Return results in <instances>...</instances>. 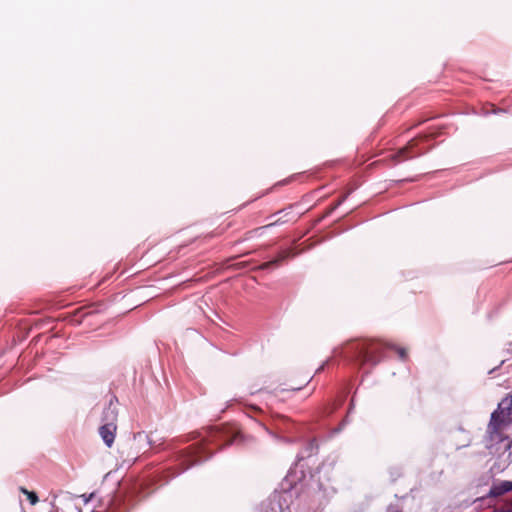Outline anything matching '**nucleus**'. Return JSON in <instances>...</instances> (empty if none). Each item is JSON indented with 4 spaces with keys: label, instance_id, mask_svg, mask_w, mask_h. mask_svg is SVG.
Here are the masks:
<instances>
[{
    "label": "nucleus",
    "instance_id": "nucleus-1",
    "mask_svg": "<svg viewBox=\"0 0 512 512\" xmlns=\"http://www.w3.org/2000/svg\"><path fill=\"white\" fill-rule=\"evenodd\" d=\"M512 424V400L507 397L503 399L498 406V410L492 413L489 423V433L491 439L499 437V432Z\"/></svg>",
    "mask_w": 512,
    "mask_h": 512
},
{
    "label": "nucleus",
    "instance_id": "nucleus-2",
    "mask_svg": "<svg viewBox=\"0 0 512 512\" xmlns=\"http://www.w3.org/2000/svg\"><path fill=\"white\" fill-rule=\"evenodd\" d=\"M116 419H117V411L116 407L113 405L112 401L109 406L103 412V421L105 422L99 428V434L103 439L104 443L111 447L114 439H115V431H116Z\"/></svg>",
    "mask_w": 512,
    "mask_h": 512
},
{
    "label": "nucleus",
    "instance_id": "nucleus-3",
    "mask_svg": "<svg viewBox=\"0 0 512 512\" xmlns=\"http://www.w3.org/2000/svg\"><path fill=\"white\" fill-rule=\"evenodd\" d=\"M503 450L499 455V460L497 465L498 471L505 470L510 463L512 462V441L507 438H501L498 442V446L496 451Z\"/></svg>",
    "mask_w": 512,
    "mask_h": 512
},
{
    "label": "nucleus",
    "instance_id": "nucleus-4",
    "mask_svg": "<svg viewBox=\"0 0 512 512\" xmlns=\"http://www.w3.org/2000/svg\"><path fill=\"white\" fill-rule=\"evenodd\" d=\"M286 508H288L286 505V491L284 489L281 491L275 490L264 512H284Z\"/></svg>",
    "mask_w": 512,
    "mask_h": 512
},
{
    "label": "nucleus",
    "instance_id": "nucleus-5",
    "mask_svg": "<svg viewBox=\"0 0 512 512\" xmlns=\"http://www.w3.org/2000/svg\"><path fill=\"white\" fill-rule=\"evenodd\" d=\"M382 348L381 343H371L367 347H363L359 354V361L361 363H372L375 365L379 359L376 356V353L380 351Z\"/></svg>",
    "mask_w": 512,
    "mask_h": 512
},
{
    "label": "nucleus",
    "instance_id": "nucleus-6",
    "mask_svg": "<svg viewBox=\"0 0 512 512\" xmlns=\"http://www.w3.org/2000/svg\"><path fill=\"white\" fill-rule=\"evenodd\" d=\"M203 451V448L198 446H191L187 450H185L181 455V464L184 466L183 469H187L190 466L200 462L202 458L198 455Z\"/></svg>",
    "mask_w": 512,
    "mask_h": 512
},
{
    "label": "nucleus",
    "instance_id": "nucleus-7",
    "mask_svg": "<svg viewBox=\"0 0 512 512\" xmlns=\"http://www.w3.org/2000/svg\"><path fill=\"white\" fill-rule=\"evenodd\" d=\"M512 491V481H495L493 482L489 492V497H500L508 492Z\"/></svg>",
    "mask_w": 512,
    "mask_h": 512
},
{
    "label": "nucleus",
    "instance_id": "nucleus-8",
    "mask_svg": "<svg viewBox=\"0 0 512 512\" xmlns=\"http://www.w3.org/2000/svg\"><path fill=\"white\" fill-rule=\"evenodd\" d=\"M21 491L27 495V498L32 505H35L38 502V497L34 492H30L24 488H21Z\"/></svg>",
    "mask_w": 512,
    "mask_h": 512
},
{
    "label": "nucleus",
    "instance_id": "nucleus-9",
    "mask_svg": "<svg viewBox=\"0 0 512 512\" xmlns=\"http://www.w3.org/2000/svg\"><path fill=\"white\" fill-rule=\"evenodd\" d=\"M390 348H393L396 350V352L398 353V356L401 360H405L406 357H407V352L404 348H401V347H394V346H389Z\"/></svg>",
    "mask_w": 512,
    "mask_h": 512
},
{
    "label": "nucleus",
    "instance_id": "nucleus-10",
    "mask_svg": "<svg viewBox=\"0 0 512 512\" xmlns=\"http://www.w3.org/2000/svg\"><path fill=\"white\" fill-rule=\"evenodd\" d=\"M414 145H416V142L415 141H411L409 146L408 147H405L403 149H401L399 151V157H402V158H405V153L409 150V149H412L414 147Z\"/></svg>",
    "mask_w": 512,
    "mask_h": 512
},
{
    "label": "nucleus",
    "instance_id": "nucleus-11",
    "mask_svg": "<svg viewBox=\"0 0 512 512\" xmlns=\"http://www.w3.org/2000/svg\"><path fill=\"white\" fill-rule=\"evenodd\" d=\"M311 377L310 376H306L304 379H303V383H301L299 386L297 387H290V391H298L301 389V386L302 385H305L307 384L309 381H310Z\"/></svg>",
    "mask_w": 512,
    "mask_h": 512
},
{
    "label": "nucleus",
    "instance_id": "nucleus-12",
    "mask_svg": "<svg viewBox=\"0 0 512 512\" xmlns=\"http://www.w3.org/2000/svg\"><path fill=\"white\" fill-rule=\"evenodd\" d=\"M498 512H512V505L507 507L506 509H498Z\"/></svg>",
    "mask_w": 512,
    "mask_h": 512
},
{
    "label": "nucleus",
    "instance_id": "nucleus-13",
    "mask_svg": "<svg viewBox=\"0 0 512 512\" xmlns=\"http://www.w3.org/2000/svg\"><path fill=\"white\" fill-rule=\"evenodd\" d=\"M388 512H400V511L395 510V509H393L392 507H389V508H388Z\"/></svg>",
    "mask_w": 512,
    "mask_h": 512
},
{
    "label": "nucleus",
    "instance_id": "nucleus-14",
    "mask_svg": "<svg viewBox=\"0 0 512 512\" xmlns=\"http://www.w3.org/2000/svg\"><path fill=\"white\" fill-rule=\"evenodd\" d=\"M274 264V262H270V263H266V266H272Z\"/></svg>",
    "mask_w": 512,
    "mask_h": 512
},
{
    "label": "nucleus",
    "instance_id": "nucleus-15",
    "mask_svg": "<svg viewBox=\"0 0 512 512\" xmlns=\"http://www.w3.org/2000/svg\"><path fill=\"white\" fill-rule=\"evenodd\" d=\"M287 478H288V476H284V478H283V482H284V481H286V480H287Z\"/></svg>",
    "mask_w": 512,
    "mask_h": 512
},
{
    "label": "nucleus",
    "instance_id": "nucleus-16",
    "mask_svg": "<svg viewBox=\"0 0 512 512\" xmlns=\"http://www.w3.org/2000/svg\"><path fill=\"white\" fill-rule=\"evenodd\" d=\"M509 398L512 400V394L509 396Z\"/></svg>",
    "mask_w": 512,
    "mask_h": 512
},
{
    "label": "nucleus",
    "instance_id": "nucleus-17",
    "mask_svg": "<svg viewBox=\"0 0 512 512\" xmlns=\"http://www.w3.org/2000/svg\"><path fill=\"white\" fill-rule=\"evenodd\" d=\"M493 512H498V509H497V510H494Z\"/></svg>",
    "mask_w": 512,
    "mask_h": 512
}]
</instances>
